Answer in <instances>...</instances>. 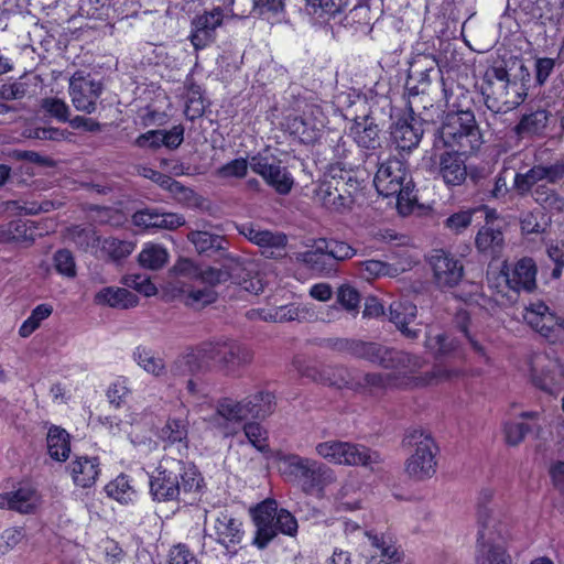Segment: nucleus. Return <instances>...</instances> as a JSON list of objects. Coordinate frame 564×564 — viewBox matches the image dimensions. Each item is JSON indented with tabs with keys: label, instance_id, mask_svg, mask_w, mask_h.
Masks as SVG:
<instances>
[{
	"label": "nucleus",
	"instance_id": "dca6fc26",
	"mask_svg": "<svg viewBox=\"0 0 564 564\" xmlns=\"http://www.w3.org/2000/svg\"><path fill=\"white\" fill-rule=\"evenodd\" d=\"M429 263L433 272V280L440 289L456 286L464 274L460 260L444 250H434L429 257Z\"/></svg>",
	"mask_w": 564,
	"mask_h": 564
},
{
	"label": "nucleus",
	"instance_id": "5701e85b",
	"mask_svg": "<svg viewBox=\"0 0 564 564\" xmlns=\"http://www.w3.org/2000/svg\"><path fill=\"white\" fill-rule=\"evenodd\" d=\"M132 223L137 227L145 229H176L185 224L183 216L175 213H159L156 209H140L132 216Z\"/></svg>",
	"mask_w": 564,
	"mask_h": 564
},
{
	"label": "nucleus",
	"instance_id": "f8f14e48",
	"mask_svg": "<svg viewBox=\"0 0 564 564\" xmlns=\"http://www.w3.org/2000/svg\"><path fill=\"white\" fill-rule=\"evenodd\" d=\"M406 178L408 172L403 162L398 159H390L380 164L373 184L380 195L384 197L397 195L400 203L404 194L408 195Z\"/></svg>",
	"mask_w": 564,
	"mask_h": 564
},
{
	"label": "nucleus",
	"instance_id": "4d7b16f0",
	"mask_svg": "<svg viewBox=\"0 0 564 564\" xmlns=\"http://www.w3.org/2000/svg\"><path fill=\"white\" fill-rule=\"evenodd\" d=\"M53 312V307L48 304H40L31 312V315L23 322L19 329V335L21 337H29L33 332H35L41 322L46 319Z\"/></svg>",
	"mask_w": 564,
	"mask_h": 564
},
{
	"label": "nucleus",
	"instance_id": "5fc2aeb1",
	"mask_svg": "<svg viewBox=\"0 0 564 564\" xmlns=\"http://www.w3.org/2000/svg\"><path fill=\"white\" fill-rule=\"evenodd\" d=\"M315 196L325 207L330 209H339L346 204V198L330 182L321 183L315 191Z\"/></svg>",
	"mask_w": 564,
	"mask_h": 564
},
{
	"label": "nucleus",
	"instance_id": "680f3d73",
	"mask_svg": "<svg viewBox=\"0 0 564 564\" xmlns=\"http://www.w3.org/2000/svg\"><path fill=\"white\" fill-rule=\"evenodd\" d=\"M337 302L349 313L356 315L359 311L361 296L350 284H343L337 290Z\"/></svg>",
	"mask_w": 564,
	"mask_h": 564
},
{
	"label": "nucleus",
	"instance_id": "20e7f679",
	"mask_svg": "<svg viewBox=\"0 0 564 564\" xmlns=\"http://www.w3.org/2000/svg\"><path fill=\"white\" fill-rule=\"evenodd\" d=\"M275 462L281 476L289 482L299 484L305 494L323 492L336 481L330 467L308 457L279 452Z\"/></svg>",
	"mask_w": 564,
	"mask_h": 564
},
{
	"label": "nucleus",
	"instance_id": "7c9ffc66",
	"mask_svg": "<svg viewBox=\"0 0 564 564\" xmlns=\"http://www.w3.org/2000/svg\"><path fill=\"white\" fill-rule=\"evenodd\" d=\"M69 471L76 486L89 488L99 476V460L96 457H78L69 464Z\"/></svg>",
	"mask_w": 564,
	"mask_h": 564
},
{
	"label": "nucleus",
	"instance_id": "c9c22d12",
	"mask_svg": "<svg viewBox=\"0 0 564 564\" xmlns=\"http://www.w3.org/2000/svg\"><path fill=\"white\" fill-rule=\"evenodd\" d=\"M462 371L456 368H447L445 366H435L431 371H427L417 377H412L409 384L411 388H424L430 386H437L444 382H451L458 379Z\"/></svg>",
	"mask_w": 564,
	"mask_h": 564
},
{
	"label": "nucleus",
	"instance_id": "69168bd1",
	"mask_svg": "<svg viewBox=\"0 0 564 564\" xmlns=\"http://www.w3.org/2000/svg\"><path fill=\"white\" fill-rule=\"evenodd\" d=\"M130 392L131 390L128 386V379L124 377H119L110 383L106 395L110 404L119 408L126 402V399Z\"/></svg>",
	"mask_w": 564,
	"mask_h": 564
},
{
	"label": "nucleus",
	"instance_id": "f03ea898",
	"mask_svg": "<svg viewBox=\"0 0 564 564\" xmlns=\"http://www.w3.org/2000/svg\"><path fill=\"white\" fill-rule=\"evenodd\" d=\"M430 73L438 74L434 68L421 73L422 86L430 84ZM424 89L420 91L417 87L409 88V116L400 118L391 128V138L400 151H412L417 148L423 137L424 123L434 122L438 116V108H435L431 100H425Z\"/></svg>",
	"mask_w": 564,
	"mask_h": 564
},
{
	"label": "nucleus",
	"instance_id": "6e6552de",
	"mask_svg": "<svg viewBox=\"0 0 564 564\" xmlns=\"http://www.w3.org/2000/svg\"><path fill=\"white\" fill-rule=\"evenodd\" d=\"M404 446L412 448L405 460V473L414 480H425L436 473L437 446L431 434L422 430H411L403 438Z\"/></svg>",
	"mask_w": 564,
	"mask_h": 564
},
{
	"label": "nucleus",
	"instance_id": "864d4df0",
	"mask_svg": "<svg viewBox=\"0 0 564 564\" xmlns=\"http://www.w3.org/2000/svg\"><path fill=\"white\" fill-rule=\"evenodd\" d=\"M188 434V424L186 420L170 419L162 427L160 437L171 444L184 443L186 444Z\"/></svg>",
	"mask_w": 564,
	"mask_h": 564
},
{
	"label": "nucleus",
	"instance_id": "412c9836",
	"mask_svg": "<svg viewBox=\"0 0 564 564\" xmlns=\"http://www.w3.org/2000/svg\"><path fill=\"white\" fill-rule=\"evenodd\" d=\"M223 19L224 12L220 8L194 18L189 40L196 50L206 47L213 41L214 32L220 26Z\"/></svg>",
	"mask_w": 564,
	"mask_h": 564
},
{
	"label": "nucleus",
	"instance_id": "58836bf2",
	"mask_svg": "<svg viewBox=\"0 0 564 564\" xmlns=\"http://www.w3.org/2000/svg\"><path fill=\"white\" fill-rule=\"evenodd\" d=\"M317 116H322V112L316 108L310 115H304L302 118L294 120L295 132L305 143L317 140L319 132L325 127L324 119H318Z\"/></svg>",
	"mask_w": 564,
	"mask_h": 564
},
{
	"label": "nucleus",
	"instance_id": "9d476101",
	"mask_svg": "<svg viewBox=\"0 0 564 564\" xmlns=\"http://www.w3.org/2000/svg\"><path fill=\"white\" fill-rule=\"evenodd\" d=\"M522 317L531 329L549 343L564 341V319L543 301L530 302L524 306Z\"/></svg>",
	"mask_w": 564,
	"mask_h": 564
},
{
	"label": "nucleus",
	"instance_id": "49530a36",
	"mask_svg": "<svg viewBox=\"0 0 564 564\" xmlns=\"http://www.w3.org/2000/svg\"><path fill=\"white\" fill-rule=\"evenodd\" d=\"M138 261L145 269L159 270L169 261V252L160 245L150 243L139 253Z\"/></svg>",
	"mask_w": 564,
	"mask_h": 564
},
{
	"label": "nucleus",
	"instance_id": "6ab92c4d",
	"mask_svg": "<svg viewBox=\"0 0 564 564\" xmlns=\"http://www.w3.org/2000/svg\"><path fill=\"white\" fill-rule=\"evenodd\" d=\"M525 98L522 85L517 82H507L503 85H497L492 95H487V107L496 112H508L518 107Z\"/></svg>",
	"mask_w": 564,
	"mask_h": 564
},
{
	"label": "nucleus",
	"instance_id": "72a5a7b5",
	"mask_svg": "<svg viewBox=\"0 0 564 564\" xmlns=\"http://www.w3.org/2000/svg\"><path fill=\"white\" fill-rule=\"evenodd\" d=\"M373 553L369 556L368 564H400L401 553L395 544L384 536L369 535Z\"/></svg>",
	"mask_w": 564,
	"mask_h": 564
},
{
	"label": "nucleus",
	"instance_id": "8fccbe9b",
	"mask_svg": "<svg viewBox=\"0 0 564 564\" xmlns=\"http://www.w3.org/2000/svg\"><path fill=\"white\" fill-rule=\"evenodd\" d=\"M203 370L202 362L195 350L186 352L174 360L171 366V373L174 378H183Z\"/></svg>",
	"mask_w": 564,
	"mask_h": 564
},
{
	"label": "nucleus",
	"instance_id": "4468645a",
	"mask_svg": "<svg viewBox=\"0 0 564 564\" xmlns=\"http://www.w3.org/2000/svg\"><path fill=\"white\" fill-rule=\"evenodd\" d=\"M239 232L257 245L265 258L280 259L286 256L288 237L281 231L263 229L256 224H243Z\"/></svg>",
	"mask_w": 564,
	"mask_h": 564
},
{
	"label": "nucleus",
	"instance_id": "de8ad7c7",
	"mask_svg": "<svg viewBox=\"0 0 564 564\" xmlns=\"http://www.w3.org/2000/svg\"><path fill=\"white\" fill-rule=\"evenodd\" d=\"M134 360L148 373L161 377L166 373V367L162 358L155 356L144 347H138L133 352Z\"/></svg>",
	"mask_w": 564,
	"mask_h": 564
},
{
	"label": "nucleus",
	"instance_id": "e2e57ef3",
	"mask_svg": "<svg viewBox=\"0 0 564 564\" xmlns=\"http://www.w3.org/2000/svg\"><path fill=\"white\" fill-rule=\"evenodd\" d=\"M544 173V165H535L525 173H517L514 177V186L522 193L528 192L536 183L545 180Z\"/></svg>",
	"mask_w": 564,
	"mask_h": 564
},
{
	"label": "nucleus",
	"instance_id": "f704fd0d",
	"mask_svg": "<svg viewBox=\"0 0 564 564\" xmlns=\"http://www.w3.org/2000/svg\"><path fill=\"white\" fill-rule=\"evenodd\" d=\"M361 494L359 480L349 476L335 495L337 511H354L360 508Z\"/></svg>",
	"mask_w": 564,
	"mask_h": 564
},
{
	"label": "nucleus",
	"instance_id": "9b49d317",
	"mask_svg": "<svg viewBox=\"0 0 564 564\" xmlns=\"http://www.w3.org/2000/svg\"><path fill=\"white\" fill-rule=\"evenodd\" d=\"M247 411L243 399L238 401L228 397L220 398L209 423L224 436H232L239 432L243 421L248 419Z\"/></svg>",
	"mask_w": 564,
	"mask_h": 564
},
{
	"label": "nucleus",
	"instance_id": "393cba45",
	"mask_svg": "<svg viewBox=\"0 0 564 564\" xmlns=\"http://www.w3.org/2000/svg\"><path fill=\"white\" fill-rule=\"evenodd\" d=\"M242 523L227 511L220 512L215 520L214 533L207 534L218 543L229 549L239 544L243 536Z\"/></svg>",
	"mask_w": 564,
	"mask_h": 564
},
{
	"label": "nucleus",
	"instance_id": "6e6d98bb",
	"mask_svg": "<svg viewBox=\"0 0 564 564\" xmlns=\"http://www.w3.org/2000/svg\"><path fill=\"white\" fill-rule=\"evenodd\" d=\"M534 200L545 209L564 212V198L553 189L539 185L532 193Z\"/></svg>",
	"mask_w": 564,
	"mask_h": 564
},
{
	"label": "nucleus",
	"instance_id": "a18cd8bd",
	"mask_svg": "<svg viewBox=\"0 0 564 564\" xmlns=\"http://www.w3.org/2000/svg\"><path fill=\"white\" fill-rule=\"evenodd\" d=\"M503 245L501 230L490 226L481 227L476 236V247L481 252L498 253Z\"/></svg>",
	"mask_w": 564,
	"mask_h": 564
},
{
	"label": "nucleus",
	"instance_id": "39448f33",
	"mask_svg": "<svg viewBox=\"0 0 564 564\" xmlns=\"http://www.w3.org/2000/svg\"><path fill=\"white\" fill-rule=\"evenodd\" d=\"M482 134L470 110L451 111L446 113L437 131L435 145L469 155L480 149Z\"/></svg>",
	"mask_w": 564,
	"mask_h": 564
},
{
	"label": "nucleus",
	"instance_id": "e433bc0d",
	"mask_svg": "<svg viewBox=\"0 0 564 564\" xmlns=\"http://www.w3.org/2000/svg\"><path fill=\"white\" fill-rule=\"evenodd\" d=\"M296 259L321 275H329L334 271V263L329 260L324 248L319 246V239L315 242L313 249L297 253Z\"/></svg>",
	"mask_w": 564,
	"mask_h": 564
},
{
	"label": "nucleus",
	"instance_id": "052dcab7",
	"mask_svg": "<svg viewBox=\"0 0 564 564\" xmlns=\"http://www.w3.org/2000/svg\"><path fill=\"white\" fill-rule=\"evenodd\" d=\"M167 191L178 203L187 207L198 208L203 206V198L199 195L175 180L172 182Z\"/></svg>",
	"mask_w": 564,
	"mask_h": 564
},
{
	"label": "nucleus",
	"instance_id": "0e129e2a",
	"mask_svg": "<svg viewBox=\"0 0 564 564\" xmlns=\"http://www.w3.org/2000/svg\"><path fill=\"white\" fill-rule=\"evenodd\" d=\"M425 347L437 357L447 356L455 350L453 340L443 333H430L425 339Z\"/></svg>",
	"mask_w": 564,
	"mask_h": 564
},
{
	"label": "nucleus",
	"instance_id": "aec40b11",
	"mask_svg": "<svg viewBox=\"0 0 564 564\" xmlns=\"http://www.w3.org/2000/svg\"><path fill=\"white\" fill-rule=\"evenodd\" d=\"M460 152L448 150L438 155L435 172L448 187L460 186L467 177V166Z\"/></svg>",
	"mask_w": 564,
	"mask_h": 564
},
{
	"label": "nucleus",
	"instance_id": "bb28decb",
	"mask_svg": "<svg viewBox=\"0 0 564 564\" xmlns=\"http://www.w3.org/2000/svg\"><path fill=\"white\" fill-rule=\"evenodd\" d=\"M138 296L127 289L118 286H106L99 290L94 296V303L99 306H108L118 310H128L137 306Z\"/></svg>",
	"mask_w": 564,
	"mask_h": 564
},
{
	"label": "nucleus",
	"instance_id": "cd10ccee",
	"mask_svg": "<svg viewBox=\"0 0 564 564\" xmlns=\"http://www.w3.org/2000/svg\"><path fill=\"white\" fill-rule=\"evenodd\" d=\"M417 314L416 306L409 301H395L390 304L389 319L395 327L409 339H415L419 336V329L408 327Z\"/></svg>",
	"mask_w": 564,
	"mask_h": 564
},
{
	"label": "nucleus",
	"instance_id": "ea45409f",
	"mask_svg": "<svg viewBox=\"0 0 564 564\" xmlns=\"http://www.w3.org/2000/svg\"><path fill=\"white\" fill-rule=\"evenodd\" d=\"M245 405H247L248 417L263 420L271 415L274 411L275 402L274 395L270 392L258 391L243 398Z\"/></svg>",
	"mask_w": 564,
	"mask_h": 564
},
{
	"label": "nucleus",
	"instance_id": "79ce46f5",
	"mask_svg": "<svg viewBox=\"0 0 564 564\" xmlns=\"http://www.w3.org/2000/svg\"><path fill=\"white\" fill-rule=\"evenodd\" d=\"M47 452L51 458L57 462H65L70 453L69 434L59 426H52L48 430Z\"/></svg>",
	"mask_w": 564,
	"mask_h": 564
},
{
	"label": "nucleus",
	"instance_id": "603ef678",
	"mask_svg": "<svg viewBox=\"0 0 564 564\" xmlns=\"http://www.w3.org/2000/svg\"><path fill=\"white\" fill-rule=\"evenodd\" d=\"M226 345L227 340L204 343L195 350L203 369L207 368L210 361H217L223 365Z\"/></svg>",
	"mask_w": 564,
	"mask_h": 564
},
{
	"label": "nucleus",
	"instance_id": "7ed1b4c3",
	"mask_svg": "<svg viewBox=\"0 0 564 564\" xmlns=\"http://www.w3.org/2000/svg\"><path fill=\"white\" fill-rule=\"evenodd\" d=\"M494 492L490 489L482 490L477 506V556L503 553L510 556L505 547L508 536V518L502 507L492 500Z\"/></svg>",
	"mask_w": 564,
	"mask_h": 564
},
{
	"label": "nucleus",
	"instance_id": "423d86ee",
	"mask_svg": "<svg viewBox=\"0 0 564 564\" xmlns=\"http://www.w3.org/2000/svg\"><path fill=\"white\" fill-rule=\"evenodd\" d=\"M228 279H232L242 290L251 294H259L264 288L262 278L259 274L258 264L251 259L232 254H224L221 269L212 267L206 269L199 268L197 280L207 284L206 286L213 288L216 284L226 282Z\"/></svg>",
	"mask_w": 564,
	"mask_h": 564
},
{
	"label": "nucleus",
	"instance_id": "b1692460",
	"mask_svg": "<svg viewBox=\"0 0 564 564\" xmlns=\"http://www.w3.org/2000/svg\"><path fill=\"white\" fill-rule=\"evenodd\" d=\"M535 276L536 267L531 258L520 259L512 270L503 272L507 285L516 292L532 291L535 288Z\"/></svg>",
	"mask_w": 564,
	"mask_h": 564
},
{
	"label": "nucleus",
	"instance_id": "4be33fe9",
	"mask_svg": "<svg viewBox=\"0 0 564 564\" xmlns=\"http://www.w3.org/2000/svg\"><path fill=\"white\" fill-rule=\"evenodd\" d=\"M338 349L352 357L378 364L386 368L390 349L378 343H367L356 339H343L338 343Z\"/></svg>",
	"mask_w": 564,
	"mask_h": 564
},
{
	"label": "nucleus",
	"instance_id": "3c124183",
	"mask_svg": "<svg viewBox=\"0 0 564 564\" xmlns=\"http://www.w3.org/2000/svg\"><path fill=\"white\" fill-rule=\"evenodd\" d=\"M305 4L310 13L330 18L340 13L347 7L348 0H305Z\"/></svg>",
	"mask_w": 564,
	"mask_h": 564
},
{
	"label": "nucleus",
	"instance_id": "338daca9",
	"mask_svg": "<svg viewBox=\"0 0 564 564\" xmlns=\"http://www.w3.org/2000/svg\"><path fill=\"white\" fill-rule=\"evenodd\" d=\"M41 108L51 117L58 121L66 122L69 120V107L61 98L47 97L41 100Z\"/></svg>",
	"mask_w": 564,
	"mask_h": 564
},
{
	"label": "nucleus",
	"instance_id": "473e14b6",
	"mask_svg": "<svg viewBox=\"0 0 564 564\" xmlns=\"http://www.w3.org/2000/svg\"><path fill=\"white\" fill-rule=\"evenodd\" d=\"M135 248L134 242L130 240L119 239L116 237H107L100 239L95 253L100 259L112 262H120L129 257Z\"/></svg>",
	"mask_w": 564,
	"mask_h": 564
},
{
	"label": "nucleus",
	"instance_id": "a211bd4d",
	"mask_svg": "<svg viewBox=\"0 0 564 564\" xmlns=\"http://www.w3.org/2000/svg\"><path fill=\"white\" fill-rule=\"evenodd\" d=\"M352 372L354 370L344 366L323 364L304 365L299 368V373L303 378L323 386L338 389H350Z\"/></svg>",
	"mask_w": 564,
	"mask_h": 564
},
{
	"label": "nucleus",
	"instance_id": "0eeeda50",
	"mask_svg": "<svg viewBox=\"0 0 564 564\" xmlns=\"http://www.w3.org/2000/svg\"><path fill=\"white\" fill-rule=\"evenodd\" d=\"M253 520L257 527L254 544L260 549H264L279 532L289 536L297 533V520L286 509L278 510L275 500L268 499L258 505Z\"/></svg>",
	"mask_w": 564,
	"mask_h": 564
},
{
	"label": "nucleus",
	"instance_id": "774afa93",
	"mask_svg": "<svg viewBox=\"0 0 564 564\" xmlns=\"http://www.w3.org/2000/svg\"><path fill=\"white\" fill-rule=\"evenodd\" d=\"M241 426L246 437L257 449L263 451L268 447L267 431L259 423L249 422Z\"/></svg>",
	"mask_w": 564,
	"mask_h": 564
},
{
	"label": "nucleus",
	"instance_id": "a878e982",
	"mask_svg": "<svg viewBox=\"0 0 564 564\" xmlns=\"http://www.w3.org/2000/svg\"><path fill=\"white\" fill-rule=\"evenodd\" d=\"M40 501L36 490L29 486H21L14 491L0 495V508L14 510L20 513H31Z\"/></svg>",
	"mask_w": 564,
	"mask_h": 564
},
{
	"label": "nucleus",
	"instance_id": "1a4fd4ad",
	"mask_svg": "<svg viewBox=\"0 0 564 564\" xmlns=\"http://www.w3.org/2000/svg\"><path fill=\"white\" fill-rule=\"evenodd\" d=\"M315 453L328 463L347 466H364L373 468L381 462V457L360 444L328 440L315 445Z\"/></svg>",
	"mask_w": 564,
	"mask_h": 564
},
{
	"label": "nucleus",
	"instance_id": "13d9d810",
	"mask_svg": "<svg viewBox=\"0 0 564 564\" xmlns=\"http://www.w3.org/2000/svg\"><path fill=\"white\" fill-rule=\"evenodd\" d=\"M217 293L210 286L193 288L185 292L184 302L193 308H202L216 301Z\"/></svg>",
	"mask_w": 564,
	"mask_h": 564
},
{
	"label": "nucleus",
	"instance_id": "2f4dec72",
	"mask_svg": "<svg viewBox=\"0 0 564 564\" xmlns=\"http://www.w3.org/2000/svg\"><path fill=\"white\" fill-rule=\"evenodd\" d=\"M425 365V359L420 356L390 349L386 368L395 369L400 373L409 375L410 377H408L405 384L411 387L409 384L410 379L412 377H416L415 373L419 372Z\"/></svg>",
	"mask_w": 564,
	"mask_h": 564
},
{
	"label": "nucleus",
	"instance_id": "ddd939ff",
	"mask_svg": "<svg viewBox=\"0 0 564 564\" xmlns=\"http://www.w3.org/2000/svg\"><path fill=\"white\" fill-rule=\"evenodd\" d=\"M104 86L99 80L76 72L69 79L68 93L73 106L77 111L90 115L97 109V101L102 94Z\"/></svg>",
	"mask_w": 564,
	"mask_h": 564
},
{
	"label": "nucleus",
	"instance_id": "bf43d9fd",
	"mask_svg": "<svg viewBox=\"0 0 564 564\" xmlns=\"http://www.w3.org/2000/svg\"><path fill=\"white\" fill-rule=\"evenodd\" d=\"M319 246L324 248L333 263L350 259L356 253L355 249L344 241L319 239Z\"/></svg>",
	"mask_w": 564,
	"mask_h": 564
},
{
	"label": "nucleus",
	"instance_id": "c85d7f7f",
	"mask_svg": "<svg viewBox=\"0 0 564 564\" xmlns=\"http://www.w3.org/2000/svg\"><path fill=\"white\" fill-rule=\"evenodd\" d=\"M549 124V112L544 109L525 113L513 128L519 140L542 137Z\"/></svg>",
	"mask_w": 564,
	"mask_h": 564
},
{
	"label": "nucleus",
	"instance_id": "a19ab883",
	"mask_svg": "<svg viewBox=\"0 0 564 564\" xmlns=\"http://www.w3.org/2000/svg\"><path fill=\"white\" fill-rule=\"evenodd\" d=\"M8 243L31 246L36 238V226L33 221L15 219L4 224Z\"/></svg>",
	"mask_w": 564,
	"mask_h": 564
},
{
	"label": "nucleus",
	"instance_id": "37998d69",
	"mask_svg": "<svg viewBox=\"0 0 564 564\" xmlns=\"http://www.w3.org/2000/svg\"><path fill=\"white\" fill-rule=\"evenodd\" d=\"M350 132L360 148L375 150L380 145L378 126L372 121L368 122V119L355 122Z\"/></svg>",
	"mask_w": 564,
	"mask_h": 564
},
{
	"label": "nucleus",
	"instance_id": "2eb2a0df",
	"mask_svg": "<svg viewBox=\"0 0 564 564\" xmlns=\"http://www.w3.org/2000/svg\"><path fill=\"white\" fill-rule=\"evenodd\" d=\"M250 169L260 175L264 182L278 194L288 195L294 185V180L285 166L279 160H270L267 156L256 155L251 158Z\"/></svg>",
	"mask_w": 564,
	"mask_h": 564
},
{
	"label": "nucleus",
	"instance_id": "c756f323",
	"mask_svg": "<svg viewBox=\"0 0 564 564\" xmlns=\"http://www.w3.org/2000/svg\"><path fill=\"white\" fill-rule=\"evenodd\" d=\"M187 239L200 254L212 256L217 252H219L221 257L227 254L228 240L221 235L206 230H193L187 235Z\"/></svg>",
	"mask_w": 564,
	"mask_h": 564
},
{
	"label": "nucleus",
	"instance_id": "f257e3e1",
	"mask_svg": "<svg viewBox=\"0 0 564 564\" xmlns=\"http://www.w3.org/2000/svg\"><path fill=\"white\" fill-rule=\"evenodd\" d=\"M203 478L193 465L163 458L150 478V492L158 501L178 500L192 505L198 499Z\"/></svg>",
	"mask_w": 564,
	"mask_h": 564
},
{
	"label": "nucleus",
	"instance_id": "f3484780",
	"mask_svg": "<svg viewBox=\"0 0 564 564\" xmlns=\"http://www.w3.org/2000/svg\"><path fill=\"white\" fill-rule=\"evenodd\" d=\"M531 372L534 384L549 393L557 392L564 382V371L558 359L546 354L533 357Z\"/></svg>",
	"mask_w": 564,
	"mask_h": 564
},
{
	"label": "nucleus",
	"instance_id": "4c0bfd02",
	"mask_svg": "<svg viewBox=\"0 0 564 564\" xmlns=\"http://www.w3.org/2000/svg\"><path fill=\"white\" fill-rule=\"evenodd\" d=\"M389 379L390 376H384L379 372L361 373L354 370L350 390L359 393L373 394L383 390L389 384Z\"/></svg>",
	"mask_w": 564,
	"mask_h": 564
},
{
	"label": "nucleus",
	"instance_id": "09e8293b",
	"mask_svg": "<svg viewBox=\"0 0 564 564\" xmlns=\"http://www.w3.org/2000/svg\"><path fill=\"white\" fill-rule=\"evenodd\" d=\"M105 490L107 495L121 503H129L135 497V490L130 484L127 475H119L116 479L110 481Z\"/></svg>",
	"mask_w": 564,
	"mask_h": 564
},
{
	"label": "nucleus",
	"instance_id": "c03bdc74",
	"mask_svg": "<svg viewBox=\"0 0 564 564\" xmlns=\"http://www.w3.org/2000/svg\"><path fill=\"white\" fill-rule=\"evenodd\" d=\"M225 349L223 366L228 369L234 367H245L251 364L253 359L252 350L235 340H227Z\"/></svg>",
	"mask_w": 564,
	"mask_h": 564
}]
</instances>
